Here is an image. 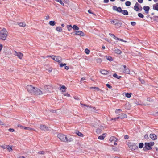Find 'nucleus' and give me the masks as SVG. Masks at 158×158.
Here are the masks:
<instances>
[{
    "label": "nucleus",
    "instance_id": "obj_1",
    "mask_svg": "<svg viewBox=\"0 0 158 158\" xmlns=\"http://www.w3.org/2000/svg\"><path fill=\"white\" fill-rule=\"evenodd\" d=\"M57 137L60 140L63 142H69L73 141V139L71 138H68L66 135L62 134H59Z\"/></svg>",
    "mask_w": 158,
    "mask_h": 158
},
{
    "label": "nucleus",
    "instance_id": "obj_2",
    "mask_svg": "<svg viewBox=\"0 0 158 158\" xmlns=\"http://www.w3.org/2000/svg\"><path fill=\"white\" fill-rule=\"evenodd\" d=\"M8 32L5 28H3L0 31V39L2 40H6Z\"/></svg>",
    "mask_w": 158,
    "mask_h": 158
},
{
    "label": "nucleus",
    "instance_id": "obj_3",
    "mask_svg": "<svg viewBox=\"0 0 158 158\" xmlns=\"http://www.w3.org/2000/svg\"><path fill=\"white\" fill-rule=\"evenodd\" d=\"M154 145V143L153 142H150V143H145V146L143 147V150L145 151L147 150H149L152 149V147Z\"/></svg>",
    "mask_w": 158,
    "mask_h": 158
},
{
    "label": "nucleus",
    "instance_id": "obj_4",
    "mask_svg": "<svg viewBox=\"0 0 158 158\" xmlns=\"http://www.w3.org/2000/svg\"><path fill=\"white\" fill-rule=\"evenodd\" d=\"M47 57H51L54 60L58 62L59 63H60L62 62V58L60 56H48Z\"/></svg>",
    "mask_w": 158,
    "mask_h": 158
},
{
    "label": "nucleus",
    "instance_id": "obj_5",
    "mask_svg": "<svg viewBox=\"0 0 158 158\" xmlns=\"http://www.w3.org/2000/svg\"><path fill=\"white\" fill-rule=\"evenodd\" d=\"M127 145H128L129 148L131 150H134L137 149L138 147L136 144L133 143L128 142Z\"/></svg>",
    "mask_w": 158,
    "mask_h": 158
},
{
    "label": "nucleus",
    "instance_id": "obj_6",
    "mask_svg": "<svg viewBox=\"0 0 158 158\" xmlns=\"http://www.w3.org/2000/svg\"><path fill=\"white\" fill-rule=\"evenodd\" d=\"M127 117V115L126 114L123 113H122L119 114V116L117 117L116 118L111 119V120H114V121H116V120L120 118L122 119L126 118Z\"/></svg>",
    "mask_w": 158,
    "mask_h": 158
},
{
    "label": "nucleus",
    "instance_id": "obj_7",
    "mask_svg": "<svg viewBox=\"0 0 158 158\" xmlns=\"http://www.w3.org/2000/svg\"><path fill=\"white\" fill-rule=\"evenodd\" d=\"M14 54L15 56H17L18 58L20 59H22L23 56V54L19 52H17L16 51H15Z\"/></svg>",
    "mask_w": 158,
    "mask_h": 158
},
{
    "label": "nucleus",
    "instance_id": "obj_8",
    "mask_svg": "<svg viewBox=\"0 0 158 158\" xmlns=\"http://www.w3.org/2000/svg\"><path fill=\"white\" fill-rule=\"evenodd\" d=\"M123 66V72L128 74H129L130 71L129 69L128 68H127L126 65H124Z\"/></svg>",
    "mask_w": 158,
    "mask_h": 158
},
{
    "label": "nucleus",
    "instance_id": "obj_9",
    "mask_svg": "<svg viewBox=\"0 0 158 158\" xmlns=\"http://www.w3.org/2000/svg\"><path fill=\"white\" fill-rule=\"evenodd\" d=\"M74 33H75V35H78L81 36H85V34L81 31H75Z\"/></svg>",
    "mask_w": 158,
    "mask_h": 158
},
{
    "label": "nucleus",
    "instance_id": "obj_10",
    "mask_svg": "<svg viewBox=\"0 0 158 158\" xmlns=\"http://www.w3.org/2000/svg\"><path fill=\"white\" fill-rule=\"evenodd\" d=\"M43 94L42 92L39 89L36 88L35 89V95H41Z\"/></svg>",
    "mask_w": 158,
    "mask_h": 158
},
{
    "label": "nucleus",
    "instance_id": "obj_11",
    "mask_svg": "<svg viewBox=\"0 0 158 158\" xmlns=\"http://www.w3.org/2000/svg\"><path fill=\"white\" fill-rule=\"evenodd\" d=\"M36 88L35 87L30 85V93L35 95Z\"/></svg>",
    "mask_w": 158,
    "mask_h": 158
},
{
    "label": "nucleus",
    "instance_id": "obj_12",
    "mask_svg": "<svg viewBox=\"0 0 158 158\" xmlns=\"http://www.w3.org/2000/svg\"><path fill=\"white\" fill-rule=\"evenodd\" d=\"M40 129L44 131H46L48 130V127H47L46 126L43 125H41L40 126Z\"/></svg>",
    "mask_w": 158,
    "mask_h": 158
},
{
    "label": "nucleus",
    "instance_id": "obj_13",
    "mask_svg": "<svg viewBox=\"0 0 158 158\" xmlns=\"http://www.w3.org/2000/svg\"><path fill=\"white\" fill-rule=\"evenodd\" d=\"M150 137L153 140H155L157 139V136L154 134H151L150 135Z\"/></svg>",
    "mask_w": 158,
    "mask_h": 158
},
{
    "label": "nucleus",
    "instance_id": "obj_14",
    "mask_svg": "<svg viewBox=\"0 0 158 158\" xmlns=\"http://www.w3.org/2000/svg\"><path fill=\"white\" fill-rule=\"evenodd\" d=\"M139 5L137 2H136L134 6V10L137 11H139Z\"/></svg>",
    "mask_w": 158,
    "mask_h": 158
},
{
    "label": "nucleus",
    "instance_id": "obj_15",
    "mask_svg": "<svg viewBox=\"0 0 158 158\" xmlns=\"http://www.w3.org/2000/svg\"><path fill=\"white\" fill-rule=\"evenodd\" d=\"M143 9L145 10V13L148 14V13L149 10L150 9V7L147 6H143Z\"/></svg>",
    "mask_w": 158,
    "mask_h": 158
},
{
    "label": "nucleus",
    "instance_id": "obj_16",
    "mask_svg": "<svg viewBox=\"0 0 158 158\" xmlns=\"http://www.w3.org/2000/svg\"><path fill=\"white\" fill-rule=\"evenodd\" d=\"M109 140L111 142H116L117 140V139L115 137L112 136L110 138Z\"/></svg>",
    "mask_w": 158,
    "mask_h": 158
},
{
    "label": "nucleus",
    "instance_id": "obj_17",
    "mask_svg": "<svg viewBox=\"0 0 158 158\" xmlns=\"http://www.w3.org/2000/svg\"><path fill=\"white\" fill-rule=\"evenodd\" d=\"M106 135V134L104 133L102 135L98 136V139L100 140H103Z\"/></svg>",
    "mask_w": 158,
    "mask_h": 158
},
{
    "label": "nucleus",
    "instance_id": "obj_18",
    "mask_svg": "<svg viewBox=\"0 0 158 158\" xmlns=\"http://www.w3.org/2000/svg\"><path fill=\"white\" fill-rule=\"evenodd\" d=\"M153 10H158V2L153 5Z\"/></svg>",
    "mask_w": 158,
    "mask_h": 158
},
{
    "label": "nucleus",
    "instance_id": "obj_19",
    "mask_svg": "<svg viewBox=\"0 0 158 158\" xmlns=\"http://www.w3.org/2000/svg\"><path fill=\"white\" fill-rule=\"evenodd\" d=\"M60 90H62V89H63V90H62V92H65L66 90V88L63 85H61L60 86Z\"/></svg>",
    "mask_w": 158,
    "mask_h": 158
},
{
    "label": "nucleus",
    "instance_id": "obj_20",
    "mask_svg": "<svg viewBox=\"0 0 158 158\" xmlns=\"http://www.w3.org/2000/svg\"><path fill=\"white\" fill-rule=\"evenodd\" d=\"M121 22L120 21H117L116 23H115V25L116 27H120L121 25Z\"/></svg>",
    "mask_w": 158,
    "mask_h": 158
},
{
    "label": "nucleus",
    "instance_id": "obj_21",
    "mask_svg": "<svg viewBox=\"0 0 158 158\" xmlns=\"http://www.w3.org/2000/svg\"><path fill=\"white\" fill-rule=\"evenodd\" d=\"M113 38L115 40H119L121 41H122V42H127V41H125V40H123L121 39H120L118 38L117 37H116L114 35L113 36Z\"/></svg>",
    "mask_w": 158,
    "mask_h": 158
},
{
    "label": "nucleus",
    "instance_id": "obj_22",
    "mask_svg": "<svg viewBox=\"0 0 158 158\" xmlns=\"http://www.w3.org/2000/svg\"><path fill=\"white\" fill-rule=\"evenodd\" d=\"M113 38L115 40H119L121 41H122V42H127V41H125V40H123L121 39H120L118 38L117 37H116L114 35L113 36Z\"/></svg>",
    "mask_w": 158,
    "mask_h": 158
},
{
    "label": "nucleus",
    "instance_id": "obj_23",
    "mask_svg": "<svg viewBox=\"0 0 158 158\" xmlns=\"http://www.w3.org/2000/svg\"><path fill=\"white\" fill-rule=\"evenodd\" d=\"M12 146L7 145V149L9 152H11L12 151Z\"/></svg>",
    "mask_w": 158,
    "mask_h": 158
},
{
    "label": "nucleus",
    "instance_id": "obj_24",
    "mask_svg": "<svg viewBox=\"0 0 158 158\" xmlns=\"http://www.w3.org/2000/svg\"><path fill=\"white\" fill-rule=\"evenodd\" d=\"M121 12L123 14L126 15H127L128 14V11L126 10H122Z\"/></svg>",
    "mask_w": 158,
    "mask_h": 158
},
{
    "label": "nucleus",
    "instance_id": "obj_25",
    "mask_svg": "<svg viewBox=\"0 0 158 158\" xmlns=\"http://www.w3.org/2000/svg\"><path fill=\"white\" fill-rule=\"evenodd\" d=\"M101 73L104 75H106L108 74V71L105 70H103L100 71Z\"/></svg>",
    "mask_w": 158,
    "mask_h": 158
},
{
    "label": "nucleus",
    "instance_id": "obj_26",
    "mask_svg": "<svg viewBox=\"0 0 158 158\" xmlns=\"http://www.w3.org/2000/svg\"><path fill=\"white\" fill-rule=\"evenodd\" d=\"M76 133L79 136L83 137L84 136V135L81 132H79L78 131H76Z\"/></svg>",
    "mask_w": 158,
    "mask_h": 158
},
{
    "label": "nucleus",
    "instance_id": "obj_27",
    "mask_svg": "<svg viewBox=\"0 0 158 158\" xmlns=\"http://www.w3.org/2000/svg\"><path fill=\"white\" fill-rule=\"evenodd\" d=\"M114 52L116 53H117V54H120L122 52L120 50L118 49H115L114 50Z\"/></svg>",
    "mask_w": 158,
    "mask_h": 158
},
{
    "label": "nucleus",
    "instance_id": "obj_28",
    "mask_svg": "<svg viewBox=\"0 0 158 158\" xmlns=\"http://www.w3.org/2000/svg\"><path fill=\"white\" fill-rule=\"evenodd\" d=\"M113 76L114 77L118 79H119L121 78V76L117 75L116 73L114 74L113 75Z\"/></svg>",
    "mask_w": 158,
    "mask_h": 158
},
{
    "label": "nucleus",
    "instance_id": "obj_29",
    "mask_svg": "<svg viewBox=\"0 0 158 158\" xmlns=\"http://www.w3.org/2000/svg\"><path fill=\"white\" fill-rule=\"evenodd\" d=\"M72 28L74 30H78L79 29V28L75 25H73L72 27Z\"/></svg>",
    "mask_w": 158,
    "mask_h": 158
},
{
    "label": "nucleus",
    "instance_id": "obj_30",
    "mask_svg": "<svg viewBox=\"0 0 158 158\" xmlns=\"http://www.w3.org/2000/svg\"><path fill=\"white\" fill-rule=\"evenodd\" d=\"M56 30L57 31L60 32L62 31V29L61 27H57L56 28Z\"/></svg>",
    "mask_w": 158,
    "mask_h": 158
},
{
    "label": "nucleus",
    "instance_id": "obj_31",
    "mask_svg": "<svg viewBox=\"0 0 158 158\" xmlns=\"http://www.w3.org/2000/svg\"><path fill=\"white\" fill-rule=\"evenodd\" d=\"M49 24L51 26H54L56 24V23L54 21H51L49 22Z\"/></svg>",
    "mask_w": 158,
    "mask_h": 158
},
{
    "label": "nucleus",
    "instance_id": "obj_32",
    "mask_svg": "<svg viewBox=\"0 0 158 158\" xmlns=\"http://www.w3.org/2000/svg\"><path fill=\"white\" fill-rule=\"evenodd\" d=\"M122 112V110L120 109H117L115 111V112L116 114H118L119 113Z\"/></svg>",
    "mask_w": 158,
    "mask_h": 158
},
{
    "label": "nucleus",
    "instance_id": "obj_33",
    "mask_svg": "<svg viewBox=\"0 0 158 158\" xmlns=\"http://www.w3.org/2000/svg\"><path fill=\"white\" fill-rule=\"evenodd\" d=\"M131 93H126L125 94V96L127 98H130L131 96Z\"/></svg>",
    "mask_w": 158,
    "mask_h": 158
},
{
    "label": "nucleus",
    "instance_id": "obj_34",
    "mask_svg": "<svg viewBox=\"0 0 158 158\" xmlns=\"http://www.w3.org/2000/svg\"><path fill=\"white\" fill-rule=\"evenodd\" d=\"M106 59L110 61H113V58H112V57H110V56H106Z\"/></svg>",
    "mask_w": 158,
    "mask_h": 158
},
{
    "label": "nucleus",
    "instance_id": "obj_35",
    "mask_svg": "<svg viewBox=\"0 0 158 158\" xmlns=\"http://www.w3.org/2000/svg\"><path fill=\"white\" fill-rule=\"evenodd\" d=\"M125 5L127 6H129L131 5V2L130 1H126L125 2Z\"/></svg>",
    "mask_w": 158,
    "mask_h": 158
},
{
    "label": "nucleus",
    "instance_id": "obj_36",
    "mask_svg": "<svg viewBox=\"0 0 158 158\" xmlns=\"http://www.w3.org/2000/svg\"><path fill=\"white\" fill-rule=\"evenodd\" d=\"M90 88L91 89H95V90L97 91H98L99 90H100V89L98 87H91Z\"/></svg>",
    "mask_w": 158,
    "mask_h": 158
},
{
    "label": "nucleus",
    "instance_id": "obj_37",
    "mask_svg": "<svg viewBox=\"0 0 158 158\" xmlns=\"http://www.w3.org/2000/svg\"><path fill=\"white\" fill-rule=\"evenodd\" d=\"M122 9L120 7H118L116 8V11L118 12H121Z\"/></svg>",
    "mask_w": 158,
    "mask_h": 158
},
{
    "label": "nucleus",
    "instance_id": "obj_38",
    "mask_svg": "<svg viewBox=\"0 0 158 158\" xmlns=\"http://www.w3.org/2000/svg\"><path fill=\"white\" fill-rule=\"evenodd\" d=\"M138 16L141 18H143L144 17V15L143 14L141 13H139L138 14Z\"/></svg>",
    "mask_w": 158,
    "mask_h": 158
},
{
    "label": "nucleus",
    "instance_id": "obj_39",
    "mask_svg": "<svg viewBox=\"0 0 158 158\" xmlns=\"http://www.w3.org/2000/svg\"><path fill=\"white\" fill-rule=\"evenodd\" d=\"M18 24L20 27H23L25 26L24 24L22 22L18 23Z\"/></svg>",
    "mask_w": 158,
    "mask_h": 158
},
{
    "label": "nucleus",
    "instance_id": "obj_40",
    "mask_svg": "<svg viewBox=\"0 0 158 158\" xmlns=\"http://www.w3.org/2000/svg\"><path fill=\"white\" fill-rule=\"evenodd\" d=\"M67 28L68 30L69 31H70L71 30L72 28V27L71 25H68L67 26Z\"/></svg>",
    "mask_w": 158,
    "mask_h": 158
},
{
    "label": "nucleus",
    "instance_id": "obj_41",
    "mask_svg": "<svg viewBox=\"0 0 158 158\" xmlns=\"http://www.w3.org/2000/svg\"><path fill=\"white\" fill-rule=\"evenodd\" d=\"M85 52L87 54H88L90 53V51L88 50L87 48L85 49Z\"/></svg>",
    "mask_w": 158,
    "mask_h": 158
},
{
    "label": "nucleus",
    "instance_id": "obj_42",
    "mask_svg": "<svg viewBox=\"0 0 158 158\" xmlns=\"http://www.w3.org/2000/svg\"><path fill=\"white\" fill-rule=\"evenodd\" d=\"M143 143H140L139 144V147L140 148H142L143 147Z\"/></svg>",
    "mask_w": 158,
    "mask_h": 158
},
{
    "label": "nucleus",
    "instance_id": "obj_43",
    "mask_svg": "<svg viewBox=\"0 0 158 158\" xmlns=\"http://www.w3.org/2000/svg\"><path fill=\"white\" fill-rule=\"evenodd\" d=\"M102 130L100 129H98L96 130V132L98 134L100 133L101 132Z\"/></svg>",
    "mask_w": 158,
    "mask_h": 158
},
{
    "label": "nucleus",
    "instance_id": "obj_44",
    "mask_svg": "<svg viewBox=\"0 0 158 158\" xmlns=\"http://www.w3.org/2000/svg\"><path fill=\"white\" fill-rule=\"evenodd\" d=\"M7 145H3L0 146V147L2 148L3 149L7 148Z\"/></svg>",
    "mask_w": 158,
    "mask_h": 158
},
{
    "label": "nucleus",
    "instance_id": "obj_45",
    "mask_svg": "<svg viewBox=\"0 0 158 158\" xmlns=\"http://www.w3.org/2000/svg\"><path fill=\"white\" fill-rule=\"evenodd\" d=\"M66 65V63H64V64L60 63V67H62L64 66H65Z\"/></svg>",
    "mask_w": 158,
    "mask_h": 158
},
{
    "label": "nucleus",
    "instance_id": "obj_46",
    "mask_svg": "<svg viewBox=\"0 0 158 158\" xmlns=\"http://www.w3.org/2000/svg\"><path fill=\"white\" fill-rule=\"evenodd\" d=\"M45 153V152L44 151H41L38 152V154H40L42 155H43Z\"/></svg>",
    "mask_w": 158,
    "mask_h": 158
},
{
    "label": "nucleus",
    "instance_id": "obj_47",
    "mask_svg": "<svg viewBox=\"0 0 158 158\" xmlns=\"http://www.w3.org/2000/svg\"><path fill=\"white\" fill-rule=\"evenodd\" d=\"M81 105H82V106L83 107V106H86V107H91V106H89V105H86V104H81Z\"/></svg>",
    "mask_w": 158,
    "mask_h": 158
},
{
    "label": "nucleus",
    "instance_id": "obj_48",
    "mask_svg": "<svg viewBox=\"0 0 158 158\" xmlns=\"http://www.w3.org/2000/svg\"><path fill=\"white\" fill-rule=\"evenodd\" d=\"M86 79L85 77H83L81 79V81H80V82L81 83H82L83 81L85 80Z\"/></svg>",
    "mask_w": 158,
    "mask_h": 158
},
{
    "label": "nucleus",
    "instance_id": "obj_49",
    "mask_svg": "<svg viewBox=\"0 0 158 158\" xmlns=\"http://www.w3.org/2000/svg\"><path fill=\"white\" fill-rule=\"evenodd\" d=\"M131 25L133 26H135L136 24V23L135 22H131Z\"/></svg>",
    "mask_w": 158,
    "mask_h": 158
},
{
    "label": "nucleus",
    "instance_id": "obj_50",
    "mask_svg": "<svg viewBox=\"0 0 158 158\" xmlns=\"http://www.w3.org/2000/svg\"><path fill=\"white\" fill-rule=\"evenodd\" d=\"M144 138L145 139H149V137L147 134H146L144 136Z\"/></svg>",
    "mask_w": 158,
    "mask_h": 158
},
{
    "label": "nucleus",
    "instance_id": "obj_51",
    "mask_svg": "<svg viewBox=\"0 0 158 158\" xmlns=\"http://www.w3.org/2000/svg\"><path fill=\"white\" fill-rule=\"evenodd\" d=\"M88 12L89 13L92 14L94 15H95L94 13H93L91 12V11L90 10H89L88 11Z\"/></svg>",
    "mask_w": 158,
    "mask_h": 158
},
{
    "label": "nucleus",
    "instance_id": "obj_52",
    "mask_svg": "<svg viewBox=\"0 0 158 158\" xmlns=\"http://www.w3.org/2000/svg\"><path fill=\"white\" fill-rule=\"evenodd\" d=\"M147 100L148 101H149L150 102H152V99H151V98H147Z\"/></svg>",
    "mask_w": 158,
    "mask_h": 158
},
{
    "label": "nucleus",
    "instance_id": "obj_53",
    "mask_svg": "<svg viewBox=\"0 0 158 158\" xmlns=\"http://www.w3.org/2000/svg\"><path fill=\"white\" fill-rule=\"evenodd\" d=\"M8 130L10 132H14L15 131V130L13 128H10Z\"/></svg>",
    "mask_w": 158,
    "mask_h": 158
},
{
    "label": "nucleus",
    "instance_id": "obj_54",
    "mask_svg": "<svg viewBox=\"0 0 158 158\" xmlns=\"http://www.w3.org/2000/svg\"><path fill=\"white\" fill-rule=\"evenodd\" d=\"M129 138V136L128 135H126L124 136V139H128Z\"/></svg>",
    "mask_w": 158,
    "mask_h": 158
},
{
    "label": "nucleus",
    "instance_id": "obj_55",
    "mask_svg": "<svg viewBox=\"0 0 158 158\" xmlns=\"http://www.w3.org/2000/svg\"><path fill=\"white\" fill-rule=\"evenodd\" d=\"M117 21H118L117 20H112L111 21V23H113V24H115V23H116L117 22Z\"/></svg>",
    "mask_w": 158,
    "mask_h": 158
},
{
    "label": "nucleus",
    "instance_id": "obj_56",
    "mask_svg": "<svg viewBox=\"0 0 158 158\" xmlns=\"http://www.w3.org/2000/svg\"><path fill=\"white\" fill-rule=\"evenodd\" d=\"M106 85V86L108 87L109 88H112V86L110 85L109 84H107Z\"/></svg>",
    "mask_w": 158,
    "mask_h": 158
},
{
    "label": "nucleus",
    "instance_id": "obj_57",
    "mask_svg": "<svg viewBox=\"0 0 158 158\" xmlns=\"http://www.w3.org/2000/svg\"><path fill=\"white\" fill-rule=\"evenodd\" d=\"M117 7L116 6H114L113 7V9L114 10L116 11V8H117Z\"/></svg>",
    "mask_w": 158,
    "mask_h": 158
},
{
    "label": "nucleus",
    "instance_id": "obj_58",
    "mask_svg": "<svg viewBox=\"0 0 158 158\" xmlns=\"http://www.w3.org/2000/svg\"><path fill=\"white\" fill-rule=\"evenodd\" d=\"M64 95L65 96H67V97H70V95L69 94L67 93L65 94H64Z\"/></svg>",
    "mask_w": 158,
    "mask_h": 158
},
{
    "label": "nucleus",
    "instance_id": "obj_59",
    "mask_svg": "<svg viewBox=\"0 0 158 158\" xmlns=\"http://www.w3.org/2000/svg\"><path fill=\"white\" fill-rule=\"evenodd\" d=\"M138 1L140 3H142L143 2V0H138Z\"/></svg>",
    "mask_w": 158,
    "mask_h": 158
},
{
    "label": "nucleus",
    "instance_id": "obj_60",
    "mask_svg": "<svg viewBox=\"0 0 158 158\" xmlns=\"http://www.w3.org/2000/svg\"><path fill=\"white\" fill-rule=\"evenodd\" d=\"M22 128H24V129H29L30 128L25 127H22Z\"/></svg>",
    "mask_w": 158,
    "mask_h": 158
},
{
    "label": "nucleus",
    "instance_id": "obj_61",
    "mask_svg": "<svg viewBox=\"0 0 158 158\" xmlns=\"http://www.w3.org/2000/svg\"><path fill=\"white\" fill-rule=\"evenodd\" d=\"M64 68L65 69L68 70L69 69V67L68 66H65L64 67Z\"/></svg>",
    "mask_w": 158,
    "mask_h": 158
},
{
    "label": "nucleus",
    "instance_id": "obj_62",
    "mask_svg": "<svg viewBox=\"0 0 158 158\" xmlns=\"http://www.w3.org/2000/svg\"><path fill=\"white\" fill-rule=\"evenodd\" d=\"M0 125H4V124L3 123L1 120H0Z\"/></svg>",
    "mask_w": 158,
    "mask_h": 158
},
{
    "label": "nucleus",
    "instance_id": "obj_63",
    "mask_svg": "<svg viewBox=\"0 0 158 158\" xmlns=\"http://www.w3.org/2000/svg\"><path fill=\"white\" fill-rule=\"evenodd\" d=\"M109 0H104V2L105 3H108L109 2Z\"/></svg>",
    "mask_w": 158,
    "mask_h": 158
},
{
    "label": "nucleus",
    "instance_id": "obj_64",
    "mask_svg": "<svg viewBox=\"0 0 158 158\" xmlns=\"http://www.w3.org/2000/svg\"><path fill=\"white\" fill-rule=\"evenodd\" d=\"M49 18H50V17L48 15V16H46V17L45 18V19L46 20H48V19H49Z\"/></svg>",
    "mask_w": 158,
    "mask_h": 158
}]
</instances>
